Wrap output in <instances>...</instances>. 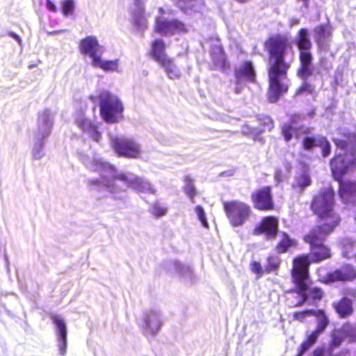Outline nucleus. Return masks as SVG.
<instances>
[{
	"instance_id": "1",
	"label": "nucleus",
	"mask_w": 356,
	"mask_h": 356,
	"mask_svg": "<svg viewBox=\"0 0 356 356\" xmlns=\"http://www.w3.org/2000/svg\"><path fill=\"white\" fill-rule=\"evenodd\" d=\"M263 47L268 58L267 99L273 104L289 90V85L282 81L287 79L291 66V63L286 60V56L289 52L293 56V46L286 35L276 33L270 35L264 42Z\"/></svg>"
},
{
	"instance_id": "2",
	"label": "nucleus",
	"mask_w": 356,
	"mask_h": 356,
	"mask_svg": "<svg viewBox=\"0 0 356 356\" xmlns=\"http://www.w3.org/2000/svg\"><path fill=\"white\" fill-rule=\"evenodd\" d=\"M334 207L335 191L332 186L321 188L310 203V209L319 221L340 224L341 218Z\"/></svg>"
},
{
	"instance_id": "3",
	"label": "nucleus",
	"mask_w": 356,
	"mask_h": 356,
	"mask_svg": "<svg viewBox=\"0 0 356 356\" xmlns=\"http://www.w3.org/2000/svg\"><path fill=\"white\" fill-rule=\"evenodd\" d=\"M309 252L302 254L293 259L292 267L302 270L305 274L309 275V266L312 263H319L332 257L330 248L325 243L309 245Z\"/></svg>"
},
{
	"instance_id": "4",
	"label": "nucleus",
	"mask_w": 356,
	"mask_h": 356,
	"mask_svg": "<svg viewBox=\"0 0 356 356\" xmlns=\"http://www.w3.org/2000/svg\"><path fill=\"white\" fill-rule=\"evenodd\" d=\"M294 268L291 269V282L296 286L287 292L286 304L290 307H300L308 300L307 291L309 275Z\"/></svg>"
},
{
	"instance_id": "5",
	"label": "nucleus",
	"mask_w": 356,
	"mask_h": 356,
	"mask_svg": "<svg viewBox=\"0 0 356 356\" xmlns=\"http://www.w3.org/2000/svg\"><path fill=\"white\" fill-rule=\"evenodd\" d=\"M98 99L100 115L106 123H116L122 118L124 106L117 96L104 90L99 94Z\"/></svg>"
},
{
	"instance_id": "6",
	"label": "nucleus",
	"mask_w": 356,
	"mask_h": 356,
	"mask_svg": "<svg viewBox=\"0 0 356 356\" xmlns=\"http://www.w3.org/2000/svg\"><path fill=\"white\" fill-rule=\"evenodd\" d=\"M222 208L229 224L234 227L242 226L252 214L250 204L239 200L225 201Z\"/></svg>"
},
{
	"instance_id": "7",
	"label": "nucleus",
	"mask_w": 356,
	"mask_h": 356,
	"mask_svg": "<svg viewBox=\"0 0 356 356\" xmlns=\"http://www.w3.org/2000/svg\"><path fill=\"white\" fill-rule=\"evenodd\" d=\"M253 207L259 211H270L275 209L273 187L266 185L254 190L250 193Z\"/></svg>"
},
{
	"instance_id": "8",
	"label": "nucleus",
	"mask_w": 356,
	"mask_h": 356,
	"mask_svg": "<svg viewBox=\"0 0 356 356\" xmlns=\"http://www.w3.org/2000/svg\"><path fill=\"white\" fill-rule=\"evenodd\" d=\"M111 147L120 157L138 159L142 153L140 144L133 138L113 137Z\"/></svg>"
},
{
	"instance_id": "9",
	"label": "nucleus",
	"mask_w": 356,
	"mask_h": 356,
	"mask_svg": "<svg viewBox=\"0 0 356 356\" xmlns=\"http://www.w3.org/2000/svg\"><path fill=\"white\" fill-rule=\"evenodd\" d=\"M165 49L164 41L159 38L155 39L151 42L150 55L165 68L170 78L175 79L177 77L176 66L173 60L166 56Z\"/></svg>"
},
{
	"instance_id": "10",
	"label": "nucleus",
	"mask_w": 356,
	"mask_h": 356,
	"mask_svg": "<svg viewBox=\"0 0 356 356\" xmlns=\"http://www.w3.org/2000/svg\"><path fill=\"white\" fill-rule=\"evenodd\" d=\"M321 223L314 226L302 239L308 245L325 243L326 238L339 225L338 223L321 221Z\"/></svg>"
},
{
	"instance_id": "11",
	"label": "nucleus",
	"mask_w": 356,
	"mask_h": 356,
	"mask_svg": "<svg viewBox=\"0 0 356 356\" xmlns=\"http://www.w3.org/2000/svg\"><path fill=\"white\" fill-rule=\"evenodd\" d=\"M279 233V219L275 216H266L261 218L254 228V235H264L268 241L275 240Z\"/></svg>"
},
{
	"instance_id": "12",
	"label": "nucleus",
	"mask_w": 356,
	"mask_h": 356,
	"mask_svg": "<svg viewBox=\"0 0 356 356\" xmlns=\"http://www.w3.org/2000/svg\"><path fill=\"white\" fill-rule=\"evenodd\" d=\"M356 279V270L350 264H344L340 268L330 272L321 282L328 284L336 282H351Z\"/></svg>"
},
{
	"instance_id": "13",
	"label": "nucleus",
	"mask_w": 356,
	"mask_h": 356,
	"mask_svg": "<svg viewBox=\"0 0 356 356\" xmlns=\"http://www.w3.org/2000/svg\"><path fill=\"white\" fill-rule=\"evenodd\" d=\"M314 41L318 51H328L333 28L330 23H321L314 28Z\"/></svg>"
},
{
	"instance_id": "14",
	"label": "nucleus",
	"mask_w": 356,
	"mask_h": 356,
	"mask_svg": "<svg viewBox=\"0 0 356 356\" xmlns=\"http://www.w3.org/2000/svg\"><path fill=\"white\" fill-rule=\"evenodd\" d=\"M79 48L83 55L89 56L93 62L99 55L104 52V47L99 44L97 38L94 35H89L83 38L79 41Z\"/></svg>"
},
{
	"instance_id": "15",
	"label": "nucleus",
	"mask_w": 356,
	"mask_h": 356,
	"mask_svg": "<svg viewBox=\"0 0 356 356\" xmlns=\"http://www.w3.org/2000/svg\"><path fill=\"white\" fill-rule=\"evenodd\" d=\"M337 148L343 150L346 153L354 155L356 153V134L350 131H342L339 136L333 139Z\"/></svg>"
},
{
	"instance_id": "16",
	"label": "nucleus",
	"mask_w": 356,
	"mask_h": 356,
	"mask_svg": "<svg viewBox=\"0 0 356 356\" xmlns=\"http://www.w3.org/2000/svg\"><path fill=\"white\" fill-rule=\"evenodd\" d=\"M74 122L83 131L88 132L93 140L99 141L101 134L97 129V124L86 116L83 110L79 109L76 111Z\"/></svg>"
},
{
	"instance_id": "17",
	"label": "nucleus",
	"mask_w": 356,
	"mask_h": 356,
	"mask_svg": "<svg viewBox=\"0 0 356 356\" xmlns=\"http://www.w3.org/2000/svg\"><path fill=\"white\" fill-rule=\"evenodd\" d=\"M236 83L240 84L243 80L250 83H256L257 74L253 63L251 60L244 61L241 65L235 70Z\"/></svg>"
},
{
	"instance_id": "18",
	"label": "nucleus",
	"mask_w": 356,
	"mask_h": 356,
	"mask_svg": "<svg viewBox=\"0 0 356 356\" xmlns=\"http://www.w3.org/2000/svg\"><path fill=\"white\" fill-rule=\"evenodd\" d=\"M339 184L338 195L343 203H348L356 199V181L341 179Z\"/></svg>"
},
{
	"instance_id": "19",
	"label": "nucleus",
	"mask_w": 356,
	"mask_h": 356,
	"mask_svg": "<svg viewBox=\"0 0 356 356\" xmlns=\"http://www.w3.org/2000/svg\"><path fill=\"white\" fill-rule=\"evenodd\" d=\"M296 44L299 50L298 58H302L303 56L313 57L311 51L312 43L309 39L307 29L302 28L299 30Z\"/></svg>"
},
{
	"instance_id": "20",
	"label": "nucleus",
	"mask_w": 356,
	"mask_h": 356,
	"mask_svg": "<svg viewBox=\"0 0 356 356\" xmlns=\"http://www.w3.org/2000/svg\"><path fill=\"white\" fill-rule=\"evenodd\" d=\"M298 245L296 238L291 237L286 232H280V238L276 243L274 250L277 254H282L296 249Z\"/></svg>"
},
{
	"instance_id": "21",
	"label": "nucleus",
	"mask_w": 356,
	"mask_h": 356,
	"mask_svg": "<svg viewBox=\"0 0 356 356\" xmlns=\"http://www.w3.org/2000/svg\"><path fill=\"white\" fill-rule=\"evenodd\" d=\"M161 322L159 312L151 309L144 314L143 329L148 335H154L160 329Z\"/></svg>"
},
{
	"instance_id": "22",
	"label": "nucleus",
	"mask_w": 356,
	"mask_h": 356,
	"mask_svg": "<svg viewBox=\"0 0 356 356\" xmlns=\"http://www.w3.org/2000/svg\"><path fill=\"white\" fill-rule=\"evenodd\" d=\"M53 323L56 326L59 334L58 350L61 355H65L67 350V326L63 318L58 315L51 316Z\"/></svg>"
},
{
	"instance_id": "23",
	"label": "nucleus",
	"mask_w": 356,
	"mask_h": 356,
	"mask_svg": "<svg viewBox=\"0 0 356 356\" xmlns=\"http://www.w3.org/2000/svg\"><path fill=\"white\" fill-rule=\"evenodd\" d=\"M332 307L340 318H347L354 313L353 302L346 296L333 302Z\"/></svg>"
},
{
	"instance_id": "24",
	"label": "nucleus",
	"mask_w": 356,
	"mask_h": 356,
	"mask_svg": "<svg viewBox=\"0 0 356 356\" xmlns=\"http://www.w3.org/2000/svg\"><path fill=\"white\" fill-rule=\"evenodd\" d=\"M330 168L334 179L338 181L348 172V165L342 155H337L330 160Z\"/></svg>"
},
{
	"instance_id": "25",
	"label": "nucleus",
	"mask_w": 356,
	"mask_h": 356,
	"mask_svg": "<svg viewBox=\"0 0 356 356\" xmlns=\"http://www.w3.org/2000/svg\"><path fill=\"white\" fill-rule=\"evenodd\" d=\"M178 29V20H168L163 17H157L154 31L161 35H173Z\"/></svg>"
},
{
	"instance_id": "26",
	"label": "nucleus",
	"mask_w": 356,
	"mask_h": 356,
	"mask_svg": "<svg viewBox=\"0 0 356 356\" xmlns=\"http://www.w3.org/2000/svg\"><path fill=\"white\" fill-rule=\"evenodd\" d=\"M298 58L300 65L297 69V76L302 81H307V79L313 75V70L312 68L313 57L303 56L302 58Z\"/></svg>"
},
{
	"instance_id": "27",
	"label": "nucleus",
	"mask_w": 356,
	"mask_h": 356,
	"mask_svg": "<svg viewBox=\"0 0 356 356\" xmlns=\"http://www.w3.org/2000/svg\"><path fill=\"white\" fill-rule=\"evenodd\" d=\"M212 63L216 67L224 69L227 65L225 52L220 45H214L211 49Z\"/></svg>"
},
{
	"instance_id": "28",
	"label": "nucleus",
	"mask_w": 356,
	"mask_h": 356,
	"mask_svg": "<svg viewBox=\"0 0 356 356\" xmlns=\"http://www.w3.org/2000/svg\"><path fill=\"white\" fill-rule=\"evenodd\" d=\"M99 55L93 62V67H99L104 72L118 71L119 59L103 60Z\"/></svg>"
},
{
	"instance_id": "29",
	"label": "nucleus",
	"mask_w": 356,
	"mask_h": 356,
	"mask_svg": "<svg viewBox=\"0 0 356 356\" xmlns=\"http://www.w3.org/2000/svg\"><path fill=\"white\" fill-rule=\"evenodd\" d=\"M184 186L183 191L189 197L191 202L195 203V197L199 194V192L196 189L194 181L189 175H186L184 177Z\"/></svg>"
},
{
	"instance_id": "30",
	"label": "nucleus",
	"mask_w": 356,
	"mask_h": 356,
	"mask_svg": "<svg viewBox=\"0 0 356 356\" xmlns=\"http://www.w3.org/2000/svg\"><path fill=\"white\" fill-rule=\"evenodd\" d=\"M256 120L259 127V133L265 131H270L274 127V121L270 115H257Z\"/></svg>"
},
{
	"instance_id": "31",
	"label": "nucleus",
	"mask_w": 356,
	"mask_h": 356,
	"mask_svg": "<svg viewBox=\"0 0 356 356\" xmlns=\"http://www.w3.org/2000/svg\"><path fill=\"white\" fill-rule=\"evenodd\" d=\"M313 316L318 318V323L316 329L314 330L318 334L325 331L329 324V319L325 312L322 309L315 310Z\"/></svg>"
},
{
	"instance_id": "32",
	"label": "nucleus",
	"mask_w": 356,
	"mask_h": 356,
	"mask_svg": "<svg viewBox=\"0 0 356 356\" xmlns=\"http://www.w3.org/2000/svg\"><path fill=\"white\" fill-rule=\"evenodd\" d=\"M281 260L277 255L270 254L266 258V264L264 268L265 273L277 272L280 266Z\"/></svg>"
},
{
	"instance_id": "33",
	"label": "nucleus",
	"mask_w": 356,
	"mask_h": 356,
	"mask_svg": "<svg viewBox=\"0 0 356 356\" xmlns=\"http://www.w3.org/2000/svg\"><path fill=\"white\" fill-rule=\"evenodd\" d=\"M316 94L315 86L308 81H303L294 92V96H302L304 95H312Z\"/></svg>"
},
{
	"instance_id": "34",
	"label": "nucleus",
	"mask_w": 356,
	"mask_h": 356,
	"mask_svg": "<svg viewBox=\"0 0 356 356\" xmlns=\"http://www.w3.org/2000/svg\"><path fill=\"white\" fill-rule=\"evenodd\" d=\"M129 188H131L137 192H143L149 187V184L143 181L139 177L131 178L129 181Z\"/></svg>"
},
{
	"instance_id": "35",
	"label": "nucleus",
	"mask_w": 356,
	"mask_h": 356,
	"mask_svg": "<svg viewBox=\"0 0 356 356\" xmlns=\"http://www.w3.org/2000/svg\"><path fill=\"white\" fill-rule=\"evenodd\" d=\"M134 24L139 29H145L147 21L145 15V12L131 13Z\"/></svg>"
},
{
	"instance_id": "36",
	"label": "nucleus",
	"mask_w": 356,
	"mask_h": 356,
	"mask_svg": "<svg viewBox=\"0 0 356 356\" xmlns=\"http://www.w3.org/2000/svg\"><path fill=\"white\" fill-rule=\"evenodd\" d=\"M346 335L344 331L341 330H336L332 333L331 347L337 348L341 346L344 341Z\"/></svg>"
},
{
	"instance_id": "37",
	"label": "nucleus",
	"mask_w": 356,
	"mask_h": 356,
	"mask_svg": "<svg viewBox=\"0 0 356 356\" xmlns=\"http://www.w3.org/2000/svg\"><path fill=\"white\" fill-rule=\"evenodd\" d=\"M309 282V280L308 281ZM309 283H308L309 284ZM308 298H311L314 301H320L324 296V292L319 286H314L309 288L307 291Z\"/></svg>"
},
{
	"instance_id": "38",
	"label": "nucleus",
	"mask_w": 356,
	"mask_h": 356,
	"mask_svg": "<svg viewBox=\"0 0 356 356\" xmlns=\"http://www.w3.org/2000/svg\"><path fill=\"white\" fill-rule=\"evenodd\" d=\"M318 147L321 148V154L323 157L330 155L331 152V145L325 136H319Z\"/></svg>"
},
{
	"instance_id": "39",
	"label": "nucleus",
	"mask_w": 356,
	"mask_h": 356,
	"mask_svg": "<svg viewBox=\"0 0 356 356\" xmlns=\"http://www.w3.org/2000/svg\"><path fill=\"white\" fill-rule=\"evenodd\" d=\"M319 136H305L302 140V147L304 149L310 151L314 147H318Z\"/></svg>"
},
{
	"instance_id": "40",
	"label": "nucleus",
	"mask_w": 356,
	"mask_h": 356,
	"mask_svg": "<svg viewBox=\"0 0 356 356\" xmlns=\"http://www.w3.org/2000/svg\"><path fill=\"white\" fill-rule=\"evenodd\" d=\"M61 6L62 13L65 16H69L73 14L74 10V0H62Z\"/></svg>"
},
{
	"instance_id": "41",
	"label": "nucleus",
	"mask_w": 356,
	"mask_h": 356,
	"mask_svg": "<svg viewBox=\"0 0 356 356\" xmlns=\"http://www.w3.org/2000/svg\"><path fill=\"white\" fill-rule=\"evenodd\" d=\"M295 129L291 124H284L282 125L281 134L285 141L288 142L292 139Z\"/></svg>"
},
{
	"instance_id": "42",
	"label": "nucleus",
	"mask_w": 356,
	"mask_h": 356,
	"mask_svg": "<svg viewBox=\"0 0 356 356\" xmlns=\"http://www.w3.org/2000/svg\"><path fill=\"white\" fill-rule=\"evenodd\" d=\"M195 212L196 213L198 220L201 222L202 225L205 228H208L209 223L203 207L200 205L195 206Z\"/></svg>"
},
{
	"instance_id": "43",
	"label": "nucleus",
	"mask_w": 356,
	"mask_h": 356,
	"mask_svg": "<svg viewBox=\"0 0 356 356\" xmlns=\"http://www.w3.org/2000/svg\"><path fill=\"white\" fill-rule=\"evenodd\" d=\"M314 309H306L303 311L294 312L293 314V318L299 321H303L307 316H313L314 314Z\"/></svg>"
},
{
	"instance_id": "44",
	"label": "nucleus",
	"mask_w": 356,
	"mask_h": 356,
	"mask_svg": "<svg viewBox=\"0 0 356 356\" xmlns=\"http://www.w3.org/2000/svg\"><path fill=\"white\" fill-rule=\"evenodd\" d=\"M250 270L258 277H261L265 273L264 269L262 268L261 263L257 261H252L250 264Z\"/></svg>"
},
{
	"instance_id": "45",
	"label": "nucleus",
	"mask_w": 356,
	"mask_h": 356,
	"mask_svg": "<svg viewBox=\"0 0 356 356\" xmlns=\"http://www.w3.org/2000/svg\"><path fill=\"white\" fill-rule=\"evenodd\" d=\"M241 133L245 136H256L259 134V131L255 128H253L247 124L243 125L241 128Z\"/></svg>"
},
{
	"instance_id": "46",
	"label": "nucleus",
	"mask_w": 356,
	"mask_h": 356,
	"mask_svg": "<svg viewBox=\"0 0 356 356\" xmlns=\"http://www.w3.org/2000/svg\"><path fill=\"white\" fill-rule=\"evenodd\" d=\"M311 179L308 175H302L296 182V186L300 188L309 186L311 184Z\"/></svg>"
},
{
	"instance_id": "47",
	"label": "nucleus",
	"mask_w": 356,
	"mask_h": 356,
	"mask_svg": "<svg viewBox=\"0 0 356 356\" xmlns=\"http://www.w3.org/2000/svg\"><path fill=\"white\" fill-rule=\"evenodd\" d=\"M167 209L159 204H154L152 207L151 212L155 217H161L166 213Z\"/></svg>"
},
{
	"instance_id": "48",
	"label": "nucleus",
	"mask_w": 356,
	"mask_h": 356,
	"mask_svg": "<svg viewBox=\"0 0 356 356\" xmlns=\"http://www.w3.org/2000/svg\"><path fill=\"white\" fill-rule=\"evenodd\" d=\"M145 12V3L143 0H134L131 13Z\"/></svg>"
},
{
	"instance_id": "49",
	"label": "nucleus",
	"mask_w": 356,
	"mask_h": 356,
	"mask_svg": "<svg viewBox=\"0 0 356 356\" xmlns=\"http://www.w3.org/2000/svg\"><path fill=\"white\" fill-rule=\"evenodd\" d=\"M311 346H312L306 340H304L300 345L297 356H302Z\"/></svg>"
},
{
	"instance_id": "50",
	"label": "nucleus",
	"mask_w": 356,
	"mask_h": 356,
	"mask_svg": "<svg viewBox=\"0 0 356 356\" xmlns=\"http://www.w3.org/2000/svg\"><path fill=\"white\" fill-rule=\"evenodd\" d=\"M320 334L314 331H312L306 338V341L311 345L313 346L317 341L318 337Z\"/></svg>"
},
{
	"instance_id": "51",
	"label": "nucleus",
	"mask_w": 356,
	"mask_h": 356,
	"mask_svg": "<svg viewBox=\"0 0 356 356\" xmlns=\"http://www.w3.org/2000/svg\"><path fill=\"white\" fill-rule=\"evenodd\" d=\"M274 179L275 181L279 184L283 179V174L281 170H276L274 173Z\"/></svg>"
},
{
	"instance_id": "52",
	"label": "nucleus",
	"mask_w": 356,
	"mask_h": 356,
	"mask_svg": "<svg viewBox=\"0 0 356 356\" xmlns=\"http://www.w3.org/2000/svg\"><path fill=\"white\" fill-rule=\"evenodd\" d=\"M46 7L51 12L56 13L57 11L56 6L51 0H46Z\"/></svg>"
},
{
	"instance_id": "53",
	"label": "nucleus",
	"mask_w": 356,
	"mask_h": 356,
	"mask_svg": "<svg viewBox=\"0 0 356 356\" xmlns=\"http://www.w3.org/2000/svg\"><path fill=\"white\" fill-rule=\"evenodd\" d=\"M117 179L124 181L127 183V186H129V181H130L131 178H129L127 175L124 173H120L115 177Z\"/></svg>"
},
{
	"instance_id": "54",
	"label": "nucleus",
	"mask_w": 356,
	"mask_h": 356,
	"mask_svg": "<svg viewBox=\"0 0 356 356\" xmlns=\"http://www.w3.org/2000/svg\"><path fill=\"white\" fill-rule=\"evenodd\" d=\"M314 356H327L325 354V350L323 348H317L314 350L313 353Z\"/></svg>"
},
{
	"instance_id": "55",
	"label": "nucleus",
	"mask_w": 356,
	"mask_h": 356,
	"mask_svg": "<svg viewBox=\"0 0 356 356\" xmlns=\"http://www.w3.org/2000/svg\"><path fill=\"white\" fill-rule=\"evenodd\" d=\"M300 119H301V115L300 114L293 113L290 116V123L289 124H292L293 123H296Z\"/></svg>"
},
{
	"instance_id": "56",
	"label": "nucleus",
	"mask_w": 356,
	"mask_h": 356,
	"mask_svg": "<svg viewBox=\"0 0 356 356\" xmlns=\"http://www.w3.org/2000/svg\"><path fill=\"white\" fill-rule=\"evenodd\" d=\"M87 184L88 186H99L100 184H102V181L99 179H89L87 181Z\"/></svg>"
},
{
	"instance_id": "57",
	"label": "nucleus",
	"mask_w": 356,
	"mask_h": 356,
	"mask_svg": "<svg viewBox=\"0 0 356 356\" xmlns=\"http://www.w3.org/2000/svg\"><path fill=\"white\" fill-rule=\"evenodd\" d=\"M8 35L13 39H15L19 44H21L22 40L17 34L13 32H9Z\"/></svg>"
},
{
	"instance_id": "58",
	"label": "nucleus",
	"mask_w": 356,
	"mask_h": 356,
	"mask_svg": "<svg viewBox=\"0 0 356 356\" xmlns=\"http://www.w3.org/2000/svg\"><path fill=\"white\" fill-rule=\"evenodd\" d=\"M196 1H197L196 0H192L191 3H190V4H189V5H188V6H186H186H184L181 8V9H182L183 10H185L187 8V7H189L190 8H195V7H196V5H197Z\"/></svg>"
},
{
	"instance_id": "59",
	"label": "nucleus",
	"mask_w": 356,
	"mask_h": 356,
	"mask_svg": "<svg viewBox=\"0 0 356 356\" xmlns=\"http://www.w3.org/2000/svg\"><path fill=\"white\" fill-rule=\"evenodd\" d=\"M179 32H181V31L186 32L187 31L186 29L185 28L184 25L181 22H179Z\"/></svg>"
},
{
	"instance_id": "60",
	"label": "nucleus",
	"mask_w": 356,
	"mask_h": 356,
	"mask_svg": "<svg viewBox=\"0 0 356 356\" xmlns=\"http://www.w3.org/2000/svg\"><path fill=\"white\" fill-rule=\"evenodd\" d=\"M236 93H239L241 92V89L239 88H236L234 90Z\"/></svg>"
}]
</instances>
